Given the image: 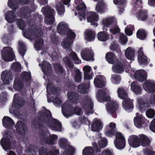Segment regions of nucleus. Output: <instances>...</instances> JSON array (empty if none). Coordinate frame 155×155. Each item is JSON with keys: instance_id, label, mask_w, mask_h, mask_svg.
Instances as JSON below:
<instances>
[{"instance_id": "52", "label": "nucleus", "mask_w": 155, "mask_h": 155, "mask_svg": "<svg viewBox=\"0 0 155 155\" xmlns=\"http://www.w3.org/2000/svg\"><path fill=\"white\" fill-rule=\"evenodd\" d=\"M54 68L56 72L58 74H61L63 72L62 66L59 64H55L54 65Z\"/></svg>"}, {"instance_id": "44", "label": "nucleus", "mask_w": 155, "mask_h": 155, "mask_svg": "<svg viewBox=\"0 0 155 155\" xmlns=\"http://www.w3.org/2000/svg\"><path fill=\"white\" fill-rule=\"evenodd\" d=\"M23 85L22 81L19 79H15L14 82L13 87L16 90L21 89L23 87Z\"/></svg>"}, {"instance_id": "47", "label": "nucleus", "mask_w": 155, "mask_h": 155, "mask_svg": "<svg viewBox=\"0 0 155 155\" xmlns=\"http://www.w3.org/2000/svg\"><path fill=\"white\" fill-rule=\"evenodd\" d=\"M56 8L58 13L60 15H63L65 12L64 7L60 2L57 4Z\"/></svg>"}, {"instance_id": "55", "label": "nucleus", "mask_w": 155, "mask_h": 155, "mask_svg": "<svg viewBox=\"0 0 155 155\" xmlns=\"http://www.w3.org/2000/svg\"><path fill=\"white\" fill-rule=\"evenodd\" d=\"M140 61L139 60V58L138 57V61L140 65L146 64H147V61L146 57L144 56H140Z\"/></svg>"}, {"instance_id": "56", "label": "nucleus", "mask_w": 155, "mask_h": 155, "mask_svg": "<svg viewBox=\"0 0 155 155\" xmlns=\"http://www.w3.org/2000/svg\"><path fill=\"white\" fill-rule=\"evenodd\" d=\"M68 150H65L64 153V155H72L74 151V149L71 146H69Z\"/></svg>"}, {"instance_id": "12", "label": "nucleus", "mask_w": 155, "mask_h": 155, "mask_svg": "<svg viewBox=\"0 0 155 155\" xmlns=\"http://www.w3.org/2000/svg\"><path fill=\"white\" fill-rule=\"evenodd\" d=\"M74 2L76 5V9L78 12V15L80 21L85 19L84 10L86 6L82 0H75Z\"/></svg>"}, {"instance_id": "46", "label": "nucleus", "mask_w": 155, "mask_h": 155, "mask_svg": "<svg viewBox=\"0 0 155 155\" xmlns=\"http://www.w3.org/2000/svg\"><path fill=\"white\" fill-rule=\"evenodd\" d=\"M121 78L120 77L116 74L112 75L111 78V81L112 82L115 84H119L121 81Z\"/></svg>"}, {"instance_id": "48", "label": "nucleus", "mask_w": 155, "mask_h": 155, "mask_svg": "<svg viewBox=\"0 0 155 155\" xmlns=\"http://www.w3.org/2000/svg\"><path fill=\"white\" fill-rule=\"evenodd\" d=\"M18 44L20 46L19 50V53L23 57L25 51V45L22 41H19Z\"/></svg>"}, {"instance_id": "21", "label": "nucleus", "mask_w": 155, "mask_h": 155, "mask_svg": "<svg viewBox=\"0 0 155 155\" xmlns=\"http://www.w3.org/2000/svg\"><path fill=\"white\" fill-rule=\"evenodd\" d=\"M106 79L101 75H96L94 78V83L95 86L97 87L101 88L105 85Z\"/></svg>"}, {"instance_id": "40", "label": "nucleus", "mask_w": 155, "mask_h": 155, "mask_svg": "<svg viewBox=\"0 0 155 155\" xmlns=\"http://www.w3.org/2000/svg\"><path fill=\"white\" fill-rule=\"evenodd\" d=\"M106 58L108 62L110 64H114L117 61L115 55L112 52L107 53L106 55Z\"/></svg>"}, {"instance_id": "58", "label": "nucleus", "mask_w": 155, "mask_h": 155, "mask_svg": "<svg viewBox=\"0 0 155 155\" xmlns=\"http://www.w3.org/2000/svg\"><path fill=\"white\" fill-rule=\"evenodd\" d=\"M64 60L68 67L72 68L74 67V64L72 61L69 60L67 58H65L64 59Z\"/></svg>"}, {"instance_id": "50", "label": "nucleus", "mask_w": 155, "mask_h": 155, "mask_svg": "<svg viewBox=\"0 0 155 155\" xmlns=\"http://www.w3.org/2000/svg\"><path fill=\"white\" fill-rule=\"evenodd\" d=\"M146 114L148 117L152 118L155 115V111L152 109L149 108L146 110Z\"/></svg>"}, {"instance_id": "23", "label": "nucleus", "mask_w": 155, "mask_h": 155, "mask_svg": "<svg viewBox=\"0 0 155 155\" xmlns=\"http://www.w3.org/2000/svg\"><path fill=\"white\" fill-rule=\"evenodd\" d=\"M1 78L4 84H8L12 81V78L10 75L9 72L4 71L1 75Z\"/></svg>"}, {"instance_id": "36", "label": "nucleus", "mask_w": 155, "mask_h": 155, "mask_svg": "<svg viewBox=\"0 0 155 155\" xmlns=\"http://www.w3.org/2000/svg\"><path fill=\"white\" fill-rule=\"evenodd\" d=\"M113 64L114 65L112 67V70L114 72L121 73L124 71V69L122 66L118 61Z\"/></svg>"}, {"instance_id": "19", "label": "nucleus", "mask_w": 155, "mask_h": 155, "mask_svg": "<svg viewBox=\"0 0 155 155\" xmlns=\"http://www.w3.org/2000/svg\"><path fill=\"white\" fill-rule=\"evenodd\" d=\"M87 21L88 22L91 23L92 25L94 27H96L97 25L96 22L99 19V15L95 12H89L87 14Z\"/></svg>"}, {"instance_id": "34", "label": "nucleus", "mask_w": 155, "mask_h": 155, "mask_svg": "<svg viewBox=\"0 0 155 155\" xmlns=\"http://www.w3.org/2000/svg\"><path fill=\"white\" fill-rule=\"evenodd\" d=\"M116 124L111 122L110 123L107 127V130L106 132V135L108 136H111L114 135L116 127Z\"/></svg>"}, {"instance_id": "41", "label": "nucleus", "mask_w": 155, "mask_h": 155, "mask_svg": "<svg viewBox=\"0 0 155 155\" xmlns=\"http://www.w3.org/2000/svg\"><path fill=\"white\" fill-rule=\"evenodd\" d=\"M5 19L8 22L12 23L14 21L15 16L13 11H9L5 14Z\"/></svg>"}, {"instance_id": "6", "label": "nucleus", "mask_w": 155, "mask_h": 155, "mask_svg": "<svg viewBox=\"0 0 155 155\" xmlns=\"http://www.w3.org/2000/svg\"><path fill=\"white\" fill-rule=\"evenodd\" d=\"M125 71L129 73L131 77L134 78L139 81H143L147 79V73L144 70L135 71L134 69L129 67L126 68Z\"/></svg>"}, {"instance_id": "9", "label": "nucleus", "mask_w": 155, "mask_h": 155, "mask_svg": "<svg viewBox=\"0 0 155 155\" xmlns=\"http://www.w3.org/2000/svg\"><path fill=\"white\" fill-rule=\"evenodd\" d=\"M1 55L3 59L6 62L12 61L15 57L12 48L8 47L3 48Z\"/></svg>"}, {"instance_id": "43", "label": "nucleus", "mask_w": 155, "mask_h": 155, "mask_svg": "<svg viewBox=\"0 0 155 155\" xmlns=\"http://www.w3.org/2000/svg\"><path fill=\"white\" fill-rule=\"evenodd\" d=\"M83 155H96L93 148L91 147H86L83 150Z\"/></svg>"}, {"instance_id": "39", "label": "nucleus", "mask_w": 155, "mask_h": 155, "mask_svg": "<svg viewBox=\"0 0 155 155\" xmlns=\"http://www.w3.org/2000/svg\"><path fill=\"white\" fill-rule=\"evenodd\" d=\"M99 137L96 139L97 141L99 147L101 148H104L106 147L107 143V139L105 138H102L101 136L100 133H98Z\"/></svg>"}, {"instance_id": "54", "label": "nucleus", "mask_w": 155, "mask_h": 155, "mask_svg": "<svg viewBox=\"0 0 155 155\" xmlns=\"http://www.w3.org/2000/svg\"><path fill=\"white\" fill-rule=\"evenodd\" d=\"M59 145L62 148H64L68 145V141L64 138H61L59 140Z\"/></svg>"}, {"instance_id": "15", "label": "nucleus", "mask_w": 155, "mask_h": 155, "mask_svg": "<svg viewBox=\"0 0 155 155\" xmlns=\"http://www.w3.org/2000/svg\"><path fill=\"white\" fill-rule=\"evenodd\" d=\"M81 55L82 58L85 61H93L94 60V53L91 48L83 49L81 51Z\"/></svg>"}, {"instance_id": "3", "label": "nucleus", "mask_w": 155, "mask_h": 155, "mask_svg": "<svg viewBox=\"0 0 155 155\" xmlns=\"http://www.w3.org/2000/svg\"><path fill=\"white\" fill-rule=\"evenodd\" d=\"M107 93L108 92L107 91L99 89L97 92V98L100 102L104 101L108 102L106 104L107 111L109 113L112 114L114 117H115V111L117 108V104L115 101L111 100L109 96L107 97Z\"/></svg>"}, {"instance_id": "25", "label": "nucleus", "mask_w": 155, "mask_h": 155, "mask_svg": "<svg viewBox=\"0 0 155 155\" xmlns=\"http://www.w3.org/2000/svg\"><path fill=\"white\" fill-rule=\"evenodd\" d=\"M107 9V5L103 1L98 2L95 7L96 11L100 14L104 12Z\"/></svg>"}, {"instance_id": "31", "label": "nucleus", "mask_w": 155, "mask_h": 155, "mask_svg": "<svg viewBox=\"0 0 155 155\" xmlns=\"http://www.w3.org/2000/svg\"><path fill=\"white\" fill-rule=\"evenodd\" d=\"M95 32L90 30L87 29L85 32L84 39L88 41H92L95 39Z\"/></svg>"}, {"instance_id": "26", "label": "nucleus", "mask_w": 155, "mask_h": 155, "mask_svg": "<svg viewBox=\"0 0 155 155\" xmlns=\"http://www.w3.org/2000/svg\"><path fill=\"white\" fill-rule=\"evenodd\" d=\"M72 73V76L74 77L75 81L79 83L82 79L81 73L78 69L74 68L71 70Z\"/></svg>"}, {"instance_id": "11", "label": "nucleus", "mask_w": 155, "mask_h": 155, "mask_svg": "<svg viewBox=\"0 0 155 155\" xmlns=\"http://www.w3.org/2000/svg\"><path fill=\"white\" fill-rule=\"evenodd\" d=\"M41 11L45 14V22L48 24H51L54 21V18L53 15L54 13V10L49 7L42 8Z\"/></svg>"}, {"instance_id": "32", "label": "nucleus", "mask_w": 155, "mask_h": 155, "mask_svg": "<svg viewBox=\"0 0 155 155\" xmlns=\"http://www.w3.org/2000/svg\"><path fill=\"white\" fill-rule=\"evenodd\" d=\"M1 144L3 149L6 151L10 149V143L7 137H3L1 140Z\"/></svg>"}, {"instance_id": "42", "label": "nucleus", "mask_w": 155, "mask_h": 155, "mask_svg": "<svg viewBox=\"0 0 155 155\" xmlns=\"http://www.w3.org/2000/svg\"><path fill=\"white\" fill-rule=\"evenodd\" d=\"M137 17L138 20L144 21L147 17V12L145 11H143L141 9L137 12Z\"/></svg>"}, {"instance_id": "22", "label": "nucleus", "mask_w": 155, "mask_h": 155, "mask_svg": "<svg viewBox=\"0 0 155 155\" xmlns=\"http://www.w3.org/2000/svg\"><path fill=\"white\" fill-rule=\"evenodd\" d=\"M145 119L141 114L136 113V116L134 118V123L137 128H140L143 126Z\"/></svg>"}, {"instance_id": "30", "label": "nucleus", "mask_w": 155, "mask_h": 155, "mask_svg": "<svg viewBox=\"0 0 155 155\" xmlns=\"http://www.w3.org/2000/svg\"><path fill=\"white\" fill-rule=\"evenodd\" d=\"M16 131L21 135H24L26 133V126H24L22 122L18 121L16 124Z\"/></svg>"}, {"instance_id": "7", "label": "nucleus", "mask_w": 155, "mask_h": 155, "mask_svg": "<svg viewBox=\"0 0 155 155\" xmlns=\"http://www.w3.org/2000/svg\"><path fill=\"white\" fill-rule=\"evenodd\" d=\"M117 92L118 97L120 99H124L123 102V108L127 112L131 111L133 108L132 103L128 98L127 93L122 88H118Z\"/></svg>"}, {"instance_id": "5", "label": "nucleus", "mask_w": 155, "mask_h": 155, "mask_svg": "<svg viewBox=\"0 0 155 155\" xmlns=\"http://www.w3.org/2000/svg\"><path fill=\"white\" fill-rule=\"evenodd\" d=\"M51 116L49 111H46L44 113V121L45 122L47 125L52 130L56 131H60L61 129V124L57 120L52 118Z\"/></svg>"}, {"instance_id": "61", "label": "nucleus", "mask_w": 155, "mask_h": 155, "mask_svg": "<svg viewBox=\"0 0 155 155\" xmlns=\"http://www.w3.org/2000/svg\"><path fill=\"white\" fill-rule=\"evenodd\" d=\"M143 152L146 155H155V152L148 149L144 150Z\"/></svg>"}, {"instance_id": "62", "label": "nucleus", "mask_w": 155, "mask_h": 155, "mask_svg": "<svg viewBox=\"0 0 155 155\" xmlns=\"http://www.w3.org/2000/svg\"><path fill=\"white\" fill-rule=\"evenodd\" d=\"M7 94L5 93H3L0 95V102H5L7 101Z\"/></svg>"}, {"instance_id": "35", "label": "nucleus", "mask_w": 155, "mask_h": 155, "mask_svg": "<svg viewBox=\"0 0 155 155\" xmlns=\"http://www.w3.org/2000/svg\"><path fill=\"white\" fill-rule=\"evenodd\" d=\"M109 34L105 31H100L97 34V38L101 41H105L109 38Z\"/></svg>"}, {"instance_id": "17", "label": "nucleus", "mask_w": 155, "mask_h": 155, "mask_svg": "<svg viewBox=\"0 0 155 155\" xmlns=\"http://www.w3.org/2000/svg\"><path fill=\"white\" fill-rule=\"evenodd\" d=\"M116 140L114 144L116 147L118 149L124 148L126 145V141L124 137L120 133H117L116 135Z\"/></svg>"}, {"instance_id": "49", "label": "nucleus", "mask_w": 155, "mask_h": 155, "mask_svg": "<svg viewBox=\"0 0 155 155\" xmlns=\"http://www.w3.org/2000/svg\"><path fill=\"white\" fill-rule=\"evenodd\" d=\"M137 38L141 40H143L146 37L145 32L143 29L139 30L137 33Z\"/></svg>"}, {"instance_id": "45", "label": "nucleus", "mask_w": 155, "mask_h": 155, "mask_svg": "<svg viewBox=\"0 0 155 155\" xmlns=\"http://www.w3.org/2000/svg\"><path fill=\"white\" fill-rule=\"evenodd\" d=\"M89 86V84L86 85L84 84L80 85L78 87V91L79 92L81 93H86L87 92V89Z\"/></svg>"}, {"instance_id": "1", "label": "nucleus", "mask_w": 155, "mask_h": 155, "mask_svg": "<svg viewBox=\"0 0 155 155\" xmlns=\"http://www.w3.org/2000/svg\"><path fill=\"white\" fill-rule=\"evenodd\" d=\"M57 30L59 34L62 35L67 34V37L64 40L62 46L64 48L68 50V54L75 64H79L81 63V60L78 57L77 54L71 50V44L76 37L75 33L69 29L68 24L64 21L60 22L58 24Z\"/></svg>"}, {"instance_id": "13", "label": "nucleus", "mask_w": 155, "mask_h": 155, "mask_svg": "<svg viewBox=\"0 0 155 155\" xmlns=\"http://www.w3.org/2000/svg\"><path fill=\"white\" fill-rule=\"evenodd\" d=\"M137 101L139 105V108L145 109L149 107L150 105L155 104V94L151 95L150 98L147 103H145L141 97H139L137 98Z\"/></svg>"}, {"instance_id": "18", "label": "nucleus", "mask_w": 155, "mask_h": 155, "mask_svg": "<svg viewBox=\"0 0 155 155\" xmlns=\"http://www.w3.org/2000/svg\"><path fill=\"white\" fill-rule=\"evenodd\" d=\"M117 23L116 19L113 17H107L104 18L101 22L102 29L107 31V28L113 25H116Z\"/></svg>"}, {"instance_id": "59", "label": "nucleus", "mask_w": 155, "mask_h": 155, "mask_svg": "<svg viewBox=\"0 0 155 155\" xmlns=\"http://www.w3.org/2000/svg\"><path fill=\"white\" fill-rule=\"evenodd\" d=\"M84 74V79L85 80H90L91 79L93 78V72L88 73H85Z\"/></svg>"}, {"instance_id": "24", "label": "nucleus", "mask_w": 155, "mask_h": 155, "mask_svg": "<svg viewBox=\"0 0 155 155\" xmlns=\"http://www.w3.org/2000/svg\"><path fill=\"white\" fill-rule=\"evenodd\" d=\"M91 127L92 131H99L102 128V125L101 122L99 120H97L96 118L93 120Z\"/></svg>"}, {"instance_id": "28", "label": "nucleus", "mask_w": 155, "mask_h": 155, "mask_svg": "<svg viewBox=\"0 0 155 155\" xmlns=\"http://www.w3.org/2000/svg\"><path fill=\"white\" fill-rule=\"evenodd\" d=\"M20 98L18 97V94H15L14 95L13 98L14 104H13L12 107L9 110V112L11 114H15L14 109L15 107L18 108V104L20 103Z\"/></svg>"}, {"instance_id": "57", "label": "nucleus", "mask_w": 155, "mask_h": 155, "mask_svg": "<svg viewBox=\"0 0 155 155\" xmlns=\"http://www.w3.org/2000/svg\"><path fill=\"white\" fill-rule=\"evenodd\" d=\"M98 155H114L112 151L108 149L104 150L102 152Z\"/></svg>"}, {"instance_id": "53", "label": "nucleus", "mask_w": 155, "mask_h": 155, "mask_svg": "<svg viewBox=\"0 0 155 155\" xmlns=\"http://www.w3.org/2000/svg\"><path fill=\"white\" fill-rule=\"evenodd\" d=\"M21 77L24 80H25L26 81H29L31 78L30 72H24L22 73Z\"/></svg>"}, {"instance_id": "2", "label": "nucleus", "mask_w": 155, "mask_h": 155, "mask_svg": "<svg viewBox=\"0 0 155 155\" xmlns=\"http://www.w3.org/2000/svg\"><path fill=\"white\" fill-rule=\"evenodd\" d=\"M41 67V69L45 75L43 76L46 82L45 84L47 85V91L48 93L47 97L48 102H50L49 98L51 97V100L54 104L56 106L59 105L61 102V99L58 97L60 91L58 89L52 87L51 84L50 82L48 79V76L52 72L51 67V64L47 61H44Z\"/></svg>"}, {"instance_id": "29", "label": "nucleus", "mask_w": 155, "mask_h": 155, "mask_svg": "<svg viewBox=\"0 0 155 155\" xmlns=\"http://www.w3.org/2000/svg\"><path fill=\"white\" fill-rule=\"evenodd\" d=\"M3 124L4 126L6 128H11L14 125L13 121L8 117H5L2 120Z\"/></svg>"}, {"instance_id": "63", "label": "nucleus", "mask_w": 155, "mask_h": 155, "mask_svg": "<svg viewBox=\"0 0 155 155\" xmlns=\"http://www.w3.org/2000/svg\"><path fill=\"white\" fill-rule=\"evenodd\" d=\"M120 38L121 42L123 44H125L127 42V37L123 34H120Z\"/></svg>"}, {"instance_id": "64", "label": "nucleus", "mask_w": 155, "mask_h": 155, "mask_svg": "<svg viewBox=\"0 0 155 155\" xmlns=\"http://www.w3.org/2000/svg\"><path fill=\"white\" fill-rule=\"evenodd\" d=\"M17 24L20 29L23 30L24 28V22L21 19H18L17 21Z\"/></svg>"}, {"instance_id": "20", "label": "nucleus", "mask_w": 155, "mask_h": 155, "mask_svg": "<svg viewBox=\"0 0 155 155\" xmlns=\"http://www.w3.org/2000/svg\"><path fill=\"white\" fill-rule=\"evenodd\" d=\"M143 87L147 92H155V81L148 80L143 84Z\"/></svg>"}, {"instance_id": "38", "label": "nucleus", "mask_w": 155, "mask_h": 155, "mask_svg": "<svg viewBox=\"0 0 155 155\" xmlns=\"http://www.w3.org/2000/svg\"><path fill=\"white\" fill-rule=\"evenodd\" d=\"M135 51L134 49L130 47L128 48L125 51V56L129 60H134Z\"/></svg>"}, {"instance_id": "14", "label": "nucleus", "mask_w": 155, "mask_h": 155, "mask_svg": "<svg viewBox=\"0 0 155 155\" xmlns=\"http://www.w3.org/2000/svg\"><path fill=\"white\" fill-rule=\"evenodd\" d=\"M82 104L86 114L93 113V104L92 100L90 97H85L84 98Z\"/></svg>"}, {"instance_id": "4", "label": "nucleus", "mask_w": 155, "mask_h": 155, "mask_svg": "<svg viewBox=\"0 0 155 155\" xmlns=\"http://www.w3.org/2000/svg\"><path fill=\"white\" fill-rule=\"evenodd\" d=\"M128 142L130 146L134 148H137L141 144L143 146L147 145L149 142V140L144 135L141 134L138 136L132 135L129 136Z\"/></svg>"}, {"instance_id": "37", "label": "nucleus", "mask_w": 155, "mask_h": 155, "mask_svg": "<svg viewBox=\"0 0 155 155\" xmlns=\"http://www.w3.org/2000/svg\"><path fill=\"white\" fill-rule=\"evenodd\" d=\"M130 88L131 91L136 94H140L141 93V88L136 82L133 81L131 83Z\"/></svg>"}, {"instance_id": "16", "label": "nucleus", "mask_w": 155, "mask_h": 155, "mask_svg": "<svg viewBox=\"0 0 155 155\" xmlns=\"http://www.w3.org/2000/svg\"><path fill=\"white\" fill-rule=\"evenodd\" d=\"M40 137L43 142L49 144H53L54 141L58 138L57 135L55 134L51 135L48 132H43Z\"/></svg>"}, {"instance_id": "60", "label": "nucleus", "mask_w": 155, "mask_h": 155, "mask_svg": "<svg viewBox=\"0 0 155 155\" xmlns=\"http://www.w3.org/2000/svg\"><path fill=\"white\" fill-rule=\"evenodd\" d=\"M83 69L84 72V74L93 72L91 71L92 69L91 67L88 65H86L84 66L83 67Z\"/></svg>"}, {"instance_id": "8", "label": "nucleus", "mask_w": 155, "mask_h": 155, "mask_svg": "<svg viewBox=\"0 0 155 155\" xmlns=\"http://www.w3.org/2000/svg\"><path fill=\"white\" fill-rule=\"evenodd\" d=\"M62 112L63 115L67 118L72 115L74 113L79 115L82 113V109L78 107L72 108L68 102L63 104L62 107Z\"/></svg>"}, {"instance_id": "51", "label": "nucleus", "mask_w": 155, "mask_h": 155, "mask_svg": "<svg viewBox=\"0 0 155 155\" xmlns=\"http://www.w3.org/2000/svg\"><path fill=\"white\" fill-rule=\"evenodd\" d=\"M11 68L13 70L17 72H20L21 70L20 64L18 62L13 63Z\"/></svg>"}, {"instance_id": "27", "label": "nucleus", "mask_w": 155, "mask_h": 155, "mask_svg": "<svg viewBox=\"0 0 155 155\" xmlns=\"http://www.w3.org/2000/svg\"><path fill=\"white\" fill-rule=\"evenodd\" d=\"M114 3L118 5V8L119 9V12L120 14L122 13L124 11V8L126 6V0H113Z\"/></svg>"}, {"instance_id": "33", "label": "nucleus", "mask_w": 155, "mask_h": 155, "mask_svg": "<svg viewBox=\"0 0 155 155\" xmlns=\"http://www.w3.org/2000/svg\"><path fill=\"white\" fill-rule=\"evenodd\" d=\"M68 97L69 100L75 104L78 103L79 97L78 94L74 92L70 91L68 94Z\"/></svg>"}, {"instance_id": "10", "label": "nucleus", "mask_w": 155, "mask_h": 155, "mask_svg": "<svg viewBox=\"0 0 155 155\" xmlns=\"http://www.w3.org/2000/svg\"><path fill=\"white\" fill-rule=\"evenodd\" d=\"M42 35V33L41 30L36 31H34L31 32V34H29L31 38L34 37L36 39L34 47L37 51L40 50L42 47L43 41L42 39L39 38V37Z\"/></svg>"}]
</instances>
